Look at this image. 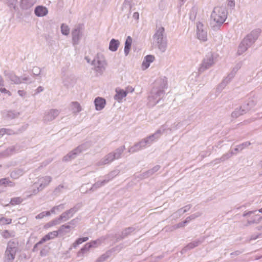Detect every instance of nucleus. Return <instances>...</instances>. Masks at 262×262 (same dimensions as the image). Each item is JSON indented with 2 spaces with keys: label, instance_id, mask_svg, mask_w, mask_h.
<instances>
[{
  "label": "nucleus",
  "instance_id": "1",
  "mask_svg": "<svg viewBox=\"0 0 262 262\" xmlns=\"http://www.w3.org/2000/svg\"><path fill=\"white\" fill-rule=\"evenodd\" d=\"M167 88V81L160 79L156 80L154 83V87L152 88L151 95L149 97V104L150 105L154 106L163 97L165 92L164 89Z\"/></svg>",
  "mask_w": 262,
  "mask_h": 262
},
{
  "label": "nucleus",
  "instance_id": "2",
  "mask_svg": "<svg viewBox=\"0 0 262 262\" xmlns=\"http://www.w3.org/2000/svg\"><path fill=\"white\" fill-rule=\"evenodd\" d=\"M164 131V129L162 130L161 129H158L155 133L144 138L134 146L131 147L128 149V152L133 153L141 150L142 148L146 147L147 145H150L154 141H156L161 137Z\"/></svg>",
  "mask_w": 262,
  "mask_h": 262
},
{
  "label": "nucleus",
  "instance_id": "3",
  "mask_svg": "<svg viewBox=\"0 0 262 262\" xmlns=\"http://www.w3.org/2000/svg\"><path fill=\"white\" fill-rule=\"evenodd\" d=\"M165 29L162 26H157L156 32L153 35V42L157 46L162 52L165 51L167 47V41L164 38Z\"/></svg>",
  "mask_w": 262,
  "mask_h": 262
},
{
  "label": "nucleus",
  "instance_id": "4",
  "mask_svg": "<svg viewBox=\"0 0 262 262\" xmlns=\"http://www.w3.org/2000/svg\"><path fill=\"white\" fill-rule=\"evenodd\" d=\"M227 16V11L225 7H215L211 14V18L219 26L222 25Z\"/></svg>",
  "mask_w": 262,
  "mask_h": 262
},
{
  "label": "nucleus",
  "instance_id": "5",
  "mask_svg": "<svg viewBox=\"0 0 262 262\" xmlns=\"http://www.w3.org/2000/svg\"><path fill=\"white\" fill-rule=\"evenodd\" d=\"M125 149V146H122L116 149L114 152H110L106 155L103 159L96 163L97 166H102L108 164L116 159L120 157L121 155Z\"/></svg>",
  "mask_w": 262,
  "mask_h": 262
},
{
  "label": "nucleus",
  "instance_id": "6",
  "mask_svg": "<svg viewBox=\"0 0 262 262\" xmlns=\"http://www.w3.org/2000/svg\"><path fill=\"white\" fill-rule=\"evenodd\" d=\"M52 177L46 176L39 178L34 183V194L42 190L52 181Z\"/></svg>",
  "mask_w": 262,
  "mask_h": 262
},
{
  "label": "nucleus",
  "instance_id": "7",
  "mask_svg": "<svg viewBox=\"0 0 262 262\" xmlns=\"http://www.w3.org/2000/svg\"><path fill=\"white\" fill-rule=\"evenodd\" d=\"M89 147L90 144L88 143H84L79 145L73 150L69 152L67 155H66L63 158V161L67 162L74 159L78 154H80L83 151L86 150Z\"/></svg>",
  "mask_w": 262,
  "mask_h": 262
},
{
  "label": "nucleus",
  "instance_id": "8",
  "mask_svg": "<svg viewBox=\"0 0 262 262\" xmlns=\"http://www.w3.org/2000/svg\"><path fill=\"white\" fill-rule=\"evenodd\" d=\"M215 63V58L212 53H210L206 56L202 61L199 69L200 73L204 72L208 69L211 68Z\"/></svg>",
  "mask_w": 262,
  "mask_h": 262
},
{
  "label": "nucleus",
  "instance_id": "9",
  "mask_svg": "<svg viewBox=\"0 0 262 262\" xmlns=\"http://www.w3.org/2000/svg\"><path fill=\"white\" fill-rule=\"evenodd\" d=\"M60 110L58 109H50L45 112L43 117L44 122L47 123L54 120L60 114Z\"/></svg>",
  "mask_w": 262,
  "mask_h": 262
},
{
  "label": "nucleus",
  "instance_id": "10",
  "mask_svg": "<svg viewBox=\"0 0 262 262\" xmlns=\"http://www.w3.org/2000/svg\"><path fill=\"white\" fill-rule=\"evenodd\" d=\"M261 31L259 29L253 30L250 34H248L243 40H246L245 43L246 47L249 48L257 39Z\"/></svg>",
  "mask_w": 262,
  "mask_h": 262
},
{
  "label": "nucleus",
  "instance_id": "11",
  "mask_svg": "<svg viewBox=\"0 0 262 262\" xmlns=\"http://www.w3.org/2000/svg\"><path fill=\"white\" fill-rule=\"evenodd\" d=\"M196 34L198 38L203 41L207 39V29L204 27L203 24L201 22L196 24Z\"/></svg>",
  "mask_w": 262,
  "mask_h": 262
},
{
  "label": "nucleus",
  "instance_id": "12",
  "mask_svg": "<svg viewBox=\"0 0 262 262\" xmlns=\"http://www.w3.org/2000/svg\"><path fill=\"white\" fill-rule=\"evenodd\" d=\"M83 26L82 24H79L72 31V35L73 45L79 43V40L82 35V30Z\"/></svg>",
  "mask_w": 262,
  "mask_h": 262
},
{
  "label": "nucleus",
  "instance_id": "13",
  "mask_svg": "<svg viewBox=\"0 0 262 262\" xmlns=\"http://www.w3.org/2000/svg\"><path fill=\"white\" fill-rule=\"evenodd\" d=\"M92 64L97 72H102L104 70L106 62L102 57L97 55L93 60Z\"/></svg>",
  "mask_w": 262,
  "mask_h": 262
},
{
  "label": "nucleus",
  "instance_id": "14",
  "mask_svg": "<svg viewBox=\"0 0 262 262\" xmlns=\"http://www.w3.org/2000/svg\"><path fill=\"white\" fill-rule=\"evenodd\" d=\"M240 68L239 66H236L234 67L232 71L228 75V76L224 79L222 82L219 85L217 89L221 88L222 90L224 89L226 85L229 82V81L231 80V79L234 76L235 74Z\"/></svg>",
  "mask_w": 262,
  "mask_h": 262
},
{
  "label": "nucleus",
  "instance_id": "15",
  "mask_svg": "<svg viewBox=\"0 0 262 262\" xmlns=\"http://www.w3.org/2000/svg\"><path fill=\"white\" fill-rule=\"evenodd\" d=\"M205 239V237L204 236L201 237L197 240L189 243L182 249V252L183 253L186 252L187 250H190L198 246L204 241Z\"/></svg>",
  "mask_w": 262,
  "mask_h": 262
},
{
  "label": "nucleus",
  "instance_id": "16",
  "mask_svg": "<svg viewBox=\"0 0 262 262\" xmlns=\"http://www.w3.org/2000/svg\"><path fill=\"white\" fill-rule=\"evenodd\" d=\"M16 249L15 248L8 247L5 252V261L12 262L14 259Z\"/></svg>",
  "mask_w": 262,
  "mask_h": 262
},
{
  "label": "nucleus",
  "instance_id": "17",
  "mask_svg": "<svg viewBox=\"0 0 262 262\" xmlns=\"http://www.w3.org/2000/svg\"><path fill=\"white\" fill-rule=\"evenodd\" d=\"M59 234V233L58 231V230L54 231L49 233L48 234L46 235L43 237H42L39 242L36 244V245L34 246V249L38 245L42 244V243L45 242L50 239H53L54 238L57 237Z\"/></svg>",
  "mask_w": 262,
  "mask_h": 262
},
{
  "label": "nucleus",
  "instance_id": "18",
  "mask_svg": "<svg viewBox=\"0 0 262 262\" xmlns=\"http://www.w3.org/2000/svg\"><path fill=\"white\" fill-rule=\"evenodd\" d=\"M34 13L37 16L42 17L48 14V10L47 8L44 6H38L35 8Z\"/></svg>",
  "mask_w": 262,
  "mask_h": 262
},
{
  "label": "nucleus",
  "instance_id": "19",
  "mask_svg": "<svg viewBox=\"0 0 262 262\" xmlns=\"http://www.w3.org/2000/svg\"><path fill=\"white\" fill-rule=\"evenodd\" d=\"M96 110L97 111L102 110L105 106L106 101L101 97H97L94 101Z\"/></svg>",
  "mask_w": 262,
  "mask_h": 262
},
{
  "label": "nucleus",
  "instance_id": "20",
  "mask_svg": "<svg viewBox=\"0 0 262 262\" xmlns=\"http://www.w3.org/2000/svg\"><path fill=\"white\" fill-rule=\"evenodd\" d=\"M160 168L159 165H156L151 169L143 172L142 174V178L145 179L147 178L152 174H154L156 172L158 171Z\"/></svg>",
  "mask_w": 262,
  "mask_h": 262
},
{
  "label": "nucleus",
  "instance_id": "21",
  "mask_svg": "<svg viewBox=\"0 0 262 262\" xmlns=\"http://www.w3.org/2000/svg\"><path fill=\"white\" fill-rule=\"evenodd\" d=\"M155 59L154 56L148 55L145 57L144 59L142 62V67L144 69L148 68L151 62H153Z\"/></svg>",
  "mask_w": 262,
  "mask_h": 262
},
{
  "label": "nucleus",
  "instance_id": "22",
  "mask_svg": "<svg viewBox=\"0 0 262 262\" xmlns=\"http://www.w3.org/2000/svg\"><path fill=\"white\" fill-rule=\"evenodd\" d=\"M262 216L259 214H255L252 216L250 220H248L247 224L245 225L246 226H248L253 224H258L261 220Z\"/></svg>",
  "mask_w": 262,
  "mask_h": 262
},
{
  "label": "nucleus",
  "instance_id": "23",
  "mask_svg": "<svg viewBox=\"0 0 262 262\" xmlns=\"http://www.w3.org/2000/svg\"><path fill=\"white\" fill-rule=\"evenodd\" d=\"M107 183V180H103L102 181H98L94 183L92 186L84 193H88L89 191L94 192L98 188L101 187L104 184Z\"/></svg>",
  "mask_w": 262,
  "mask_h": 262
},
{
  "label": "nucleus",
  "instance_id": "24",
  "mask_svg": "<svg viewBox=\"0 0 262 262\" xmlns=\"http://www.w3.org/2000/svg\"><path fill=\"white\" fill-rule=\"evenodd\" d=\"M249 108H247L246 109L242 108V107L239 108H236L234 112H233L231 114V117L233 118H237L239 116L244 114L246 112V110H248Z\"/></svg>",
  "mask_w": 262,
  "mask_h": 262
},
{
  "label": "nucleus",
  "instance_id": "25",
  "mask_svg": "<svg viewBox=\"0 0 262 262\" xmlns=\"http://www.w3.org/2000/svg\"><path fill=\"white\" fill-rule=\"evenodd\" d=\"M132 37L129 36H128L126 39L124 47V54L125 56H127L129 54L132 43Z\"/></svg>",
  "mask_w": 262,
  "mask_h": 262
},
{
  "label": "nucleus",
  "instance_id": "26",
  "mask_svg": "<svg viewBox=\"0 0 262 262\" xmlns=\"http://www.w3.org/2000/svg\"><path fill=\"white\" fill-rule=\"evenodd\" d=\"M120 42L118 40L115 39H111L109 45L110 50L113 52L116 51L118 48Z\"/></svg>",
  "mask_w": 262,
  "mask_h": 262
},
{
  "label": "nucleus",
  "instance_id": "27",
  "mask_svg": "<svg viewBox=\"0 0 262 262\" xmlns=\"http://www.w3.org/2000/svg\"><path fill=\"white\" fill-rule=\"evenodd\" d=\"M135 228L134 227H128L125 229L121 233V234L120 235V238L119 237L117 238L118 239H121L125 238L128 235H129L132 232H133L135 230Z\"/></svg>",
  "mask_w": 262,
  "mask_h": 262
},
{
  "label": "nucleus",
  "instance_id": "28",
  "mask_svg": "<svg viewBox=\"0 0 262 262\" xmlns=\"http://www.w3.org/2000/svg\"><path fill=\"white\" fill-rule=\"evenodd\" d=\"M92 247H94V246L92 245V244L91 243H86L83 247H82L80 250V251H79L77 253V256H82L83 254L88 251L89 250V249L92 248Z\"/></svg>",
  "mask_w": 262,
  "mask_h": 262
},
{
  "label": "nucleus",
  "instance_id": "29",
  "mask_svg": "<svg viewBox=\"0 0 262 262\" xmlns=\"http://www.w3.org/2000/svg\"><path fill=\"white\" fill-rule=\"evenodd\" d=\"M116 94L114 96V99L118 101H121L123 98L126 97L127 95L126 91H124L122 90L119 91H116Z\"/></svg>",
  "mask_w": 262,
  "mask_h": 262
},
{
  "label": "nucleus",
  "instance_id": "30",
  "mask_svg": "<svg viewBox=\"0 0 262 262\" xmlns=\"http://www.w3.org/2000/svg\"><path fill=\"white\" fill-rule=\"evenodd\" d=\"M246 41V40H243L239 44L237 52L238 55H241L245 51H246L248 49V47H246L247 46H246V44L245 43Z\"/></svg>",
  "mask_w": 262,
  "mask_h": 262
},
{
  "label": "nucleus",
  "instance_id": "31",
  "mask_svg": "<svg viewBox=\"0 0 262 262\" xmlns=\"http://www.w3.org/2000/svg\"><path fill=\"white\" fill-rule=\"evenodd\" d=\"M72 110L74 114H77L81 111V107L80 104L77 102H72L71 103Z\"/></svg>",
  "mask_w": 262,
  "mask_h": 262
},
{
  "label": "nucleus",
  "instance_id": "32",
  "mask_svg": "<svg viewBox=\"0 0 262 262\" xmlns=\"http://www.w3.org/2000/svg\"><path fill=\"white\" fill-rule=\"evenodd\" d=\"M233 154H234L233 151H231L223 155L220 159H217L215 161H216V163L224 162L229 159Z\"/></svg>",
  "mask_w": 262,
  "mask_h": 262
},
{
  "label": "nucleus",
  "instance_id": "33",
  "mask_svg": "<svg viewBox=\"0 0 262 262\" xmlns=\"http://www.w3.org/2000/svg\"><path fill=\"white\" fill-rule=\"evenodd\" d=\"M71 217V215H70L69 213L67 210L65 212H63L59 216V217H58V219H59V221L61 222V221H67Z\"/></svg>",
  "mask_w": 262,
  "mask_h": 262
},
{
  "label": "nucleus",
  "instance_id": "34",
  "mask_svg": "<svg viewBox=\"0 0 262 262\" xmlns=\"http://www.w3.org/2000/svg\"><path fill=\"white\" fill-rule=\"evenodd\" d=\"M60 223V222L59 221V219H58V218H57V219H55L50 221V222L47 223L45 225V228H48L51 227L52 226L57 225L59 224Z\"/></svg>",
  "mask_w": 262,
  "mask_h": 262
},
{
  "label": "nucleus",
  "instance_id": "35",
  "mask_svg": "<svg viewBox=\"0 0 262 262\" xmlns=\"http://www.w3.org/2000/svg\"><path fill=\"white\" fill-rule=\"evenodd\" d=\"M251 145V143L249 141L245 142L237 146L234 149L235 151H239L243 150L244 148L248 147Z\"/></svg>",
  "mask_w": 262,
  "mask_h": 262
},
{
  "label": "nucleus",
  "instance_id": "36",
  "mask_svg": "<svg viewBox=\"0 0 262 262\" xmlns=\"http://www.w3.org/2000/svg\"><path fill=\"white\" fill-rule=\"evenodd\" d=\"M201 212H196V213H195L194 214H191V215L188 216L185 219V221L187 223H188L190 221H191V220H194L196 217H199L200 216H201Z\"/></svg>",
  "mask_w": 262,
  "mask_h": 262
},
{
  "label": "nucleus",
  "instance_id": "37",
  "mask_svg": "<svg viewBox=\"0 0 262 262\" xmlns=\"http://www.w3.org/2000/svg\"><path fill=\"white\" fill-rule=\"evenodd\" d=\"M70 228H71L70 226L67 225H63L59 228L58 231L59 232V234L66 233L68 232V231H66V229H70Z\"/></svg>",
  "mask_w": 262,
  "mask_h": 262
},
{
  "label": "nucleus",
  "instance_id": "38",
  "mask_svg": "<svg viewBox=\"0 0 262 262\" xmlns=\"http://www.w3.org/2000/svg\"><path fill=\"white\" fill-rule=\"evenodd\" d=\"M79 208L80 206L78 205H76L73 208H71L69 210H67V211L69 213L70 215H71V217H72L74 214L75 213L79 210Z\"/></svg>",
  "mask_w": 262,
  "mask_h": 262
},
{
  "label": "nucleus",
  "instance_id": "39",
  "mask_svg": "<svg viewBox=\"0 0 262 262\" xmlns=\"http://www.w3.org/2000/svg\"><path fill=\"white\" fill-rule=\"evenodd\" d=\"M79 208L80 206L78 205H76L73 208H71L69 210H67V211L69 213L70 215H71V217H72L74 214L75 213L79 210Z\"/></svg>",
  "mask_w": 262,
  "mask_h": 262
},
{
  "label": "nucleus",
  "instance_id": "40",
  "mask_svg": "<svg viewBox=\"0 0 262 262\" xmlns=\"http://www.w3.org/2000/svg\"><path fill=\"white\" fill-rule=\"evenodd\" d=\"M61 33L65 35H67L69 34L70 29L67 25L62 24L61 26Z\"/></svg>",
  "mask_w": 262,
  "mask_h": 262
},
{
  "label": "nucleus",
  "instance_id": "41",
  "mask_svg": "<svg viewBox=\"0 0 262 262\" xmlns=\"http://www.w3.org/2000/svg\"><path fill=\"white\" fill-rule=\"evenodd\" d=\"M12 222V219L3 217L0 219V224L2 225L10 224Z\"/></svg>",
  "mask_w": 262,
  "mask_h": 262
},
{
  "label": "nucleus",
  "instance_id": "42",
  "mask_svg": "<svg viewBox=\"0 0 262 262\" xmlns=\"http://www.w3.org/2000/svg\"><path fill=\"white\" fill-rule=\"evenodd\" d=\"M118 172L116 171H113L108 174L106 177V179L104 180H107V182H109L111 180H112L115 176H116L118 174Z\"/></svg>",
  "mask_w": 262,
  "mask_h": 262
},
{
  "label": "nucleus",
  "instance_id": "43",
  "mask_svg": "<svg viewBox=\"0 0 262 262\" xmlns=\"http://www.w3.org/2000/svg\"><path fill=\"white\" fill-rule=\"evenodd\" d=\"M22 199L20 198H14L10 201V204L12 205H16L21 203Z\"/></svg>",
  "mask_w": 262,
  "mask_h": 262
},
{
  "label": "nucleus",
  "instance_id": "44",
  "mask_svg": "<svg viewBox=\"0 0 262 262\" xmlns=\"http://www.w3.org/2000/svg\"><path fill=\"white\" fill-rule=\"evenodd\" d=\"M191 205H186L184 208L179 209L178 210V212H179L180 214H183V213L186 212L187 211H188V210H189V209L191 208Z\"/></svg>",
  "mask_w": 262,
  "mask_h": 262
},
{
  "label": "nucleus",
  "instance_id": "45",
  "mask_svg": "<svg viewBox=\"0 0 262 262\" xmlns=\"http://www.w3.org/2000/svg\"><path fill=\"white\" fill-rule=\"evenodd\" d=\"M64 188V186L62 185H59L56 187L53 191V193L55 195H57L62 191V189Z\"/></svg>",
  "mask_w": 262,
  "mask_h": 262
},
{
  "label": "nucleus",
  "instance_id": "46",
  "mask_svg": "<svg viewBox=\"0 0 262 262\" xmlns=\"http://www.w3.org/2000/svg\"><path fill=\"white\" fill-rule=\"evenodd\" d=\"M49 215H50V211H44V212H42L41 213H40L38 215H37L36 216V219H40L43 218L45 216H49Z\"/></svg>",
  "mask_w": 262,
  "mask_h": 262
},
{
  "label": "nucleus",
  "instance_id": "47",
  "mask_svg": "<svg viewBox=\"0 0 262 262\" xmlns=\"http://www.w3.org/2000/svg\"><path fill=\"white\" fill-rule=\"evenodd\" d=\"M187 224V223L185 220L183 222H180L178 224L173 226L172 228L173 230H175V229H178V228H180L181 227H183L185 226V224Z\"/></svg>",
  "mask_w": 262,
  "mask_h": 262
},
{
  "label": "nucleus",
  "instance_id": "48",
  "mask_svg": "<svg viewBox=\"0 0 262 262\" xmlns=\"http://www.w3.org/2000/svg\"><path fill=\"white\" fill-rule=\"evenodd\" d=\"M58 208H61V209H63L64 208V204H60L59 205L54 206V207H53L51 209V211H50V213H55V210H58Z\"/></svg>",
  "mask_w": 262,
  "mask_h": 262
},
{
  "label": "nucleus",
  "instance_id": "49",
  "mask_svg": "<svg viewBox=\"0 0 262 262\" xmlns=\"http://www.w3.org/2000/svg\"><path fill=\"white\" fill-rule=\"evenodd\" d=\"M108 256L106 254H104L102 255L100 257H99L95 262H103L107 258Z\"/></svg>",
  "mask_w": 262,
  "mask_h": 262
},
{
  "label": "nucleus",
  "instance_id": "50",
  "mask_svg": "<svg viewBox=\"0 0 262 262\" xmlns=\"http://www.w3.org/2000/svg\"><path fill=\"white\" fill-rule=\"evenodd\" d=\"M88 237H82V238H78L76 242V244H78V245L82 243L83 242H86L88 240Z\"/></svg>",
  "mask_w": 262,
  "mask_h": 262
},
{
  "label": "nucleus",
  "instance_id": "51",
  "mask_svg": "<svg viewBox=\"0 0 262 262\" xmlns=\"http://www.w3.org/2000/svg\"><path fill=\"white\" fill-rule=\"evenodd\" d=\"M255 104L256 101L254 100V99H251L249 100V102L247 103L246 105L251 108L254 106Z\"/></svg>",
  "mask_w": 262,
  "mask_h": 262
},
{
  "label": "nucleus",
  "instance_id": "52",
  "mask_svg": "<svg viewBox=\"0 0 262 262\" xmlns=\"http://www.w3.org/2000/svg\"><path fill=\"white\" fill-rule=\"evenodd\" d=\"M90 243L92 244V245L94 246L93 247H96L97 246L99 245L101 243V240L100 239H98L95 241H93Z\"/></svg>",
  "mask_w": 262,
  "mask_h": 262
},
{
  "label": "nucleus",
  "instance_id": "53",
  "mask_svg": "<svg viewBox=\"0 0 262 262\" xmlns=\"http://www.w3.org/2000/svg\"><path fill=\"white\" fill-rule=\"evenodd\" d=\"M41 70L39 68L34 67V75H38L40 74Z\"/></svg>",
  "mask_w": 262,
  "mask_h": 262
},
{
  "label": "nucleus",
  "instance_id": "54",
  "mask_svg": "<svg viewBox=\"0 0 262 262\" xmlns=\"http://www.w3.org/2000/svg\"><path fill=\"white\" fill-rule=\"evenodd\" d=\"M255 212H256V210H255V211H248V212H245L243 214V216L244 217L250 216L251 214L254 213Z\"/></svg>",
  "mask_w": 262,
  "mask_h": 262
},
{
  "label": "nucleus",
  "instance_id": "55",
  "mask_svg": "<svg viewBox=\"0 0 262 262\" xmlns=\"http://www.w3.org/2000/svg\"><path fill=\"white\" fill-rule=\"evenodd\" d=\"M228 6L231 8H234L235 6L234 0L228 1Z\"/></svg>",
  "mask_w": 262,
  "mask_h": 262
},
{
  "label": "nucleus",
  "instance_id": "56",
  "mask_svg": "<svg viewBox=\"0 0 262 262\" xmlns=\"http://www.w3.org/2000/svg\"><path fill=\"white\" fill-rule=\"evenodd\" d=\"M7 134V129L5 128H0V136L2 137Z\"/></svg>",
  "mask_w": 262,
  "mask_h": 262
},
{
  "label": "nucleus",
  "instance_id": "57",
  "mask_svg": "<svg viewBox=\"0 0 262 262\" xmlns=\"http://www.w3.org/2000/svg\"><path fill=\"white\" fill-rule=\"evenodd\" d=\"M255 120H256V118H252V119H250L249 120H247L244 121L243 123L244 124H246L249 123L251 122L254 121Z\"/></svg>",
  "mask_w": 262,
  "mask_h": 262
},
{
  "label": "nucleus",
  "instance_id": "58",
  "mask_svg": "<svg viewBox=\"0 0 262 262\" xmlns=\"http://www.w3.org/2000/svg\"><path fill=\"white\" fill-rule=\"evenodd\" d=\"M133 18L136 20H138L139 18V14L138 12H135L133 14Z\"/></svg>",
  "mask_w": 262,
  "mask_h": 262
},
{
  "label": "nucleus",
  "instance_id": "59",
  "mask_svg": "<svg viewBox=\"0 0 262 262\" xmlns=\"http://www.w3.org/2000/svg\"><path fill=\"white\" fill-rule=\"evenodd\" d=\"M43 87H42V86H39V87H38V88L36 90V92H35V93H36V94H38V93H40V92H41L43 91Z\"/></svg>",
  "mask_w": 262,
  "mask_h": 262
},
{
  "label": "nucleus",
  "instance_id": "60",
  "mask_svg": "<svg viewBox=\"0 0 262 262\" xmlns=\"http://www.w3.org/2000/svg\"><path fill=\"white\" fill-rule=\"evenodd\" d=\"M243 252V251L237 250L234 251V252H232L231 253V255H238L240 254H241Z\"/></svg>",
  "mask_w": 262,
  "mask_h": 262
},
{
  "label": "nucleus",
  "instance_id": "61",
  "mask_svg": "<svg viewBox=\"0 0 262 262\" xmlns=\"http://www.w3.org/2000/svg\"><path fill=\"white\" fill-rule=\"evenodd\" d=\"M75 220L73 219V220H71L69 223L70 224L74 225H75Z\"/></svg>",
  "mask_w": 262,
  "mask_h": 262
},
{
  "label": "nucleus",
  "instance_id": "62",
  "mask_svg": "<svg viewBox=\"0 0 262 262\" xmlns=\"http://www.w3.org/2000/svg\"><path fill=\"white\" fill-rule=\"evenodd\" d=\"M258 235H257L256 236H252L250 239V241L256 239L257 238H258Z\"/></svg>",
  "mask_w": 262,
  "mask_h": 262
},
{
  "label": "nucleus",
  "instance_id": "63",
  "mask_svg": "<svg viewBox=\"0 0 262 262\" xmlns=\"http://www.w3.org/2000/svg\"><path fill=\"white\" fill-rule=\"evenodd\" d=\"M78 245V244H76V242L75 241L72 245V246L74 248H76L77 246Z\"/></svg>",
  "mask_w": 262,
  "mask_h": 262
},
{
  "label": "nucleus",
  "instance_id": "64",
  "mask_svg": "<svg viewBox=\"0 0 262 262\" xmlns=\"http://www.w3.org/2000/svg\"><path fill=\"white\" fill-rule=\"evenodd\" d=\"M3 181H4L3 184H8V181L6 179H4Z\"/></svg>",
  "mask_w": 262,
  "mask_h": 262
}]
</instances>
